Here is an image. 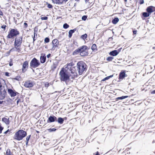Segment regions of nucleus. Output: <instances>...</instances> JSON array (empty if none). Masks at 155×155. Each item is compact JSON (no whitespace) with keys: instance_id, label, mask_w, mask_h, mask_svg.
I'll return each mask as SVG.
<instances>
[{"instance_id":"obj_1","label":"nucleus","mask_w":155,"mask_h":155,"mask_svg":"<svg viewBox=\"0 0 155 155\" xmlns=\"http://www.w3.org/2000/svg\"><path fill=\"white\" fill-rule=\"evenodd\" d=\"M59 75L61 80L65 82L69 80L70 77L73 79L76 78L78 75L74 67L72 68H68L66 71H64L63 68H62L59 73Z\"/></svg>"},{"instance_id":"obj_2","label":"nucleus","mask_w":155,"mask_h":155,"mask_svg":"<svg viewBox=\"0 0 155 155\" xmlns=\"http://www.w3.org/2000/svg\"><path fill=\"white\" fill-rule=\"evenodd\" d=\"M27 132L22 130H19L16 132L14 136V139L18 141L22 140L27 136Z\"/></svg>"},{"instance_id":"obj_3","label":"nucleus","mask_w":155,"mask_h":155,"mask_svg":"<svg viewBox=\"0 0 155 155\" xmlns=\"http://www.w3.org/2000/svg\"><path fill=\"white\" fill-rule=\"evenodd\" d=\"M77 70L79 75H81L87 70V65L83 61L78 62L77 64Z\"/></svg>"},{"instance_id":"obj_4","label":"nucleus","mask_w":155,"mask_h":155,"mask_svg":"<svg viewBox=\"0 0 155 155\" xmlns=\"http://www.w3.org/2000/svg\"><path fill=\"white\" fill-rule=\"evenodd\" d=\"M22 38L19 37L16 38L14 42V47L17 51L19 52L21 51V45L22 43Z\"/></svg>"},{"instance_id":"obj_5","label":"nucleus","mask_w":155,"mask_h":155,"mask_svg":"<svg viewBox=\"0 0 155 155\" xmlns=\"http://www.w3.org/2000/svg\"><path fill=\"white\" fill-rule=\"evenodd\" d=\"M19 34V31L17 29H12L10 30L7 38H11L13 37L16 36Z\"/></svg>"},{"instance_id":"obj_6","label":"nucleus","mask_w":155,"mask_h":155,"mask_svg":"<svg viewBox=\"0 0 155 155\" xmlns=\"http://www.w3.org/2000/svg\"><path fill=\"white\" fill-rule=\"evenodd\" d=\"M40 64L39 61L35 58H34L30 63V68H35L38 67Z\"/></svg>"},{"instance_id":"obj_7","label":"nucleus","mask_w":155,"mask_h":155,"mask_svg":"<svg viewBox=\"0 0 155 155\" xmlns=\"http://www.w3.org/2000/svg\"><path fill=\"white\" fill-rule=\"evenodd\" d=\"M53 47L51 49L52 50H57L59 45V42L57 39L53 40L52 42Z\"/></svg>"},{"instance_id":"obj_8","label":"nucleus","mask_w":155,"mask_h":155,"mask_svg":"<svg viewBox=\"0 0 155 155\" xmlns=\"http://www.w3.org/2000/svg\"><path fill=\"white\" fill-rule=\"evenodd\" d=\"M34 85V83L31 81H26L24 84V86L27 88L32 87Z\"/></svg>"},{"instance_id":"obj_9","label":"nucleus","mask_w":155,"mask_h":155,"mask_svg":"<svg viewBox=\"0 0 155 155\" xmlns=\"http://www.w3.org/2000/svg\"><path fill=\"white\" fill-rule=\"evenodd\" d=\"M8 94L12 97H14L17 94H19L15 90H13L11 89H8Z\"/></svg>"},{"instance_id":"obj_10","label":"nucleus","mask_w":155,"mask_h":155,"mask_svg":"<svg viewBox=\"0 0 155 155\" xmlns=\"http://www.w3.org/2000/svg\"><path fill=\"white\" fill-rule=\"evenodd\" d=\"M28 62L27 61H25L23 64L22 71L23 72H25L26 71L27 69L28 68Z\"/></svg>"},{"instance_id":"obj_11","label":"nucleus","mask_w":155,"mask_h":155,"mask_svg":"<svg viewBox=\"0 0 155 155\" xmlns=\"http://www.w3.org/2000/svg\"><path fill=\"white\" fill-rule=\"evenodd\" d=\"M55 121H57V118L54 116H50L47 120L48 123H51Z\"/></svg>"},{"instance_id":"obj_12","label":"nucleus","mask_w":155,"mask_h":155,"mask_svg":"<svg viewBox=\"0 0 155 155\" xmlns=\"http://www.w3.org/2000/svg\"><path fill=\"white\" fill-rule=\"evenodd\" d=\"M146 11L150 14L155 11V7L150 6L147 7L146 9Z\"/></svg>"},{"instance_id":"obj_13","label":"nucleus","mask_w":155,"mask_h":155,"mask_svg":"<svg viewBox=\"0 0 155 155\" xmlns=\"http://www.w3.org/2000/svg\"><path fill=\"white\" fill-rule=\"evenodd\" d=\"M68 0H52L54 3L58 4H62L65 3Z\"/></svg>"},{"instance_id":"obj_14","label":"nucleus","mask_w":155,"mask_h":155,"mask_svg":"<svg viewBox=\"0 0 155 155\" xmlns=\"http://www.w3.org/2000/svg\"><path fill=\"white\" fill-rule=\"evenodd\" d=\"M120 51L119 50H114L111 51L109 54L110 56H117L119 53Z\"/></svg>"},{"instance_id":"obj_15","label":"nucleus","mask_w":155,"mask_h":155,"mask_svg":"<svg viewBox=\"0 0 155 155\" xmlns=\"http://www.w3.org/2000/svg\"><path fill=\"white\" fill-rule=\"evenodd\" d=\"M6 94V91H1L0 90V100H2L4 99Z\"/></svg>"},{"instance_id":"obj_16","label":"nucleus","mask_w":155,"mask_h":155,"mask_svg":"<svg viewBox=\"0 0 155 155\" xmlns=\"http://www.w3.org/2000/svg\"><path fill=\"white\" fill-rule=\"evenodd\" d=\"M126 76V74L124 71L121 72L119 75V79H122Z\"/></svg>"},{"instance_id":"obj_17","label":"nucleus","mask_w":155,"mask_h":155,"mask_svg":"<svg viewBox=\"0 0 155 155\" xmlns=\"http://www.w3.org/2000/svg\"><path fill=\"white\" fill-rule=\"evenodd\" d=\"M2 121L7 125H8L9 124L10 121L9 118H7L5 117H3L2 119Z\"/></svg>"},{"instance_id":"obj_18","label":"nucleus","mask_w":155,"mask_h":155,"mask_svg":"<svg viewBox=\"0 0 155 155\" xmlns=\"http://www.w3.org/2000/svg\"><path fill=\"white\" fill-rule=\"evenodd\" d=\"M79 48L80 49V52L82 51H86V50L87 48V47L85 45H84L81 47H79Z\"/></svg>"},{"instance_id":"obj_19","label":"nucleus","mask_w":155,"mask_h":155,"mask_svg":"<svg viewBox=\"0 0 155 155\" xmlns=\"http://www.w3.org/2000/svg\"><path fill=\"white\" fill-rule=\"evenodd\" d=\"M64 119L61 117H59L57 119V121L60 124H62L63 123Z\"/></svg>"},{"instance_id":"obj_20","label":"nucleus","mask_w":155,"mask_h":155,"mask_svg":"<svg viewBox=\"0 0 155 155\" xmlns=\"http://www.w3.org/2000/svg\"><path fill=\"white\" fill-rule=\"evenodd\" d=\"M46 59V56H41L40 57L41 62L42 63H44Z\"/></svg>"},{"instance_id":"obj_21","label":"nucleus","mask_w":155,"mask_h":155,"mask_svg":"<svg viewBox=\"0 0 155 155\" xmlns=\"http://www.w3.org/2000/svg\"><path fill=\"white\" fill-rule=\"evenodd\" d=\"M88 54V53L87 51H82L80 52V55L81 56H87Z\"/></svg>"},{"instance_id":"obj_22","label":"nucleus","mask_w":155,"mask_h":155,"mask_svg":"<svg viewBox=\"0 0 155 155\" xmlns=\"http://www.w3.org/2000/svg\"><path fill=\"white\" fill-rule=\"evenodd\" d=\"M0 90L1 91H6L5 88V86H3V84L2 83L1 81H0Z\"/></svg>"},{"instance_id":"obj_23","label":"nucleus","mask_w":155,"mask_h":155,"mask_svg":"<svg viewBox=\"0 0 155 155\" xmlns=\"http://www.w3.org/2000/svg\"><path fill=\"white\" fill-rule=\"evenodd\" d=\"M128 97V96H122L121 97H117L116 99V101H118L119 100H122L124 99H125L126 98H127Z\"/></svg>"},{"instance_id":"obj_24","label":"nucleus","mask_w":155,"mask_h":155,"mask_svg":"<svg viewBox=\"0 0 155 155\" xmlns=\"http://www.w3.org/2000/svg\"><path fill=\"white\" fill-rule=\"evenodd\" d=\"M142 14L143 17L145 18H147L149 17L150 15L147 12H143Z\"/></svg>"},{"instance_id":"obj_25","label":"nucleus","mask_w":155,"mask_h":155,"mask_svg":"<svg viewBox=\"0 0 155 155\" xmlns=\"http://www.w3.org/2000/svg\"><path fill=\"white\" fill-rule=\"evenodd\" d=\"M80 52V49L79 48H78V49L75 50L74 52H73V55H76L78 53Z\"/></svg>"},{"instance_id":"obj_26","label":"nucleus","mask_w":155,"mask_h":155,"mask_svg":"<svg viewBox=\"0 0 155 155\" xmlns=\"http://www.w3.org/2000/svg\"><path fill=\"white\" fill-rule=\"evenodd\" d=\"M91 49L93 51H97V48L96 45L95 44H93L91 46Z\"/></svg>"},{"instance_id":"obj_27","label":"nucleus","mask_w":155,"mask_h":155,"mask_svg":"<svg viewBox=\"0 0 155 155\" xmlns=\"http://www.w3.org/2000/svg\"><path fill=\"white\" fill-rule=\"evenodd\" d=\"M119 19L118 18H114L112 20L113 24H115L119 21Z\"/></svg>"},{"instance_id":"obj_28","label":"nucleus","mask_w":155,"mask_h":155,"mask_svg":"<svg viewBox=\"0 0 155 155\" xmlns=\"http://www.w3.org/2000/svg\"><path fill=\"white\" fill-rule=\"evenodd\" d=\"M6 155H13L12 153L11 152L10 149H8L6 152Z\"/></svg>"},{"instance_id":"obj_29","label":"nucleus","mask_w":155,"mask_h":155,"mask_svg":"<svg viewBox=\"0 0 155 155\" xmlns=\"http://www.w3.org/2000/svg\"><path fill=\"white\" fill-rule=\"evenodd\" d=\"M113 76V75H110L109 76H107V77L104 78L103 79H102V80L101 81H105L106 80L109 79L110 78L112 77Z\"/></svg>"},{"instance_id":"obj_30","label":"nucleus","mask_w":155,"mask_h":155,"mask_svg":"<svg viewBox=\"0 0 155 155\" xmlns=\"http://www.w3.org/2000/svg\"><path fill=\"white\" fill-rule=\"evenodd\" d=\"M114 59V58L113 57H109L107 58L106 60L108 61H112Z\"/></svg>"},{"instance_id":"obj_31","label":"nucleus","mask_w":155,"mask_h":155,"mask_svg":"<svg viewBox=\"0 0 155 155\" xmlns=\"http://www.w3.org/2000/svg\"><path fill=\"white\" fill-rule=\"evenodd\" d=\"M87 37V35L86 34H85L83 35H82L81 36V38L84 40L86 39Z\"/></svg>"},{"instance_id":"obj_32","label":"nucleus","mask_w":155,"mask_h":155,"mask_svg":"<svg viewBox=\"0 0 155 155\" xmlns=\"http://www.w3.org/2000/svg\"><path fill=\"white\" fill-rule=\"evenodd\" d=\"M69 27V25L67 23H65L63 25V27L64 29H67Z\"/></svg>"},{"instance_id":"obj_33","label":"nucleus","mask_w":155,"mask_h":155,"mask_svg":"<svg viewBox=\"0 0 155 155\" xmlns=\"http://www.w3.org/2000/svg\"><path fill=\"white\" fill-rule=\"evenodd\" d=\"M56 129H55V128H52V129H48V131L50 132H51L52 131H56Z\"/></svg>"},{"instance_id":"obj_34","label":"nucleus","mask_w":155,"mask_h":155,"mask_svg":"<svg viewBox=\"0 0 155 155\" xmlns=\"http://www.w3.org/2000/svg\"><path fill=\"white\" fill-rule=\"evenodd\" d=\"M50 39L48 37L45 38L44 41L45 43H48L49 42Z\"/></svg>"},{"instance_id":"obj_35","label":"nucleus","mask_w":155,"mask_h":155,"mask_svg":"<svg viewBox=\"0 0 155 155\" xmlns=\"http://www.w3.org/2000/svg\"><path fill=\"white\" fill-rule=\"evenodd\" d=\"M68 33H69L68 37L69 38H70L71 37L73 33L71 31V30H70L69 31Z\"/></svg>"},{"instance_id":"obj_36","label":"nucleus","mask_w":155,"mask_h":155,"mask_svg":"<svg viewBox=\"0 0 155 155\" xmlns=\"http://www.w3.org/2000/svg\"><path fill=\"white\" fill-rule=\"evenodd\" d=\"M87 17L86 15H84L82 17V19L83 20L85 21L87 18Z\"/></svg>"},{"instance_id":"obj_37","label":"nucleus","mask_w":155,"mask_h":155,"mask_svg":"<svg viewBox=\"0 0 155 155\" xmlns=\"http://www.w3.org/2000/svg\"><path fill=\"white\" fill-rule=\"evenodd\" d=\"M31 136V135L28 136L26 138L25 141H27V142H28Z\"/></svg>"},{"instance_id":"obj_38","label":"nucleus","mask_w":155,"mask_h":155,"mask_svg":"<svg viewBox=\"0 0 155 155\" xmlns=\"http://www.w3.org/2000/svg\"><path fill=\"white\" fill-rule=\"evenodd\" d=\"M41 19L42 20H47L48 19V18L47 17L45 16L41 17Z\"/></svg>"},{"instance_id":"obj_39","label":"nucleus","mask_w":155,"mask_h":155,"mask_svg":"<svg viewBox=\"0 0 155 155\" xmlns=\"http://www.w3.org/2000/svg\"><path fill=\"white\" fill-rule=\"evenodd\" d=\"M60 150H61V149L58 147L57 149H54V151L55 152H57L58 151H60Z\"/></svg>"},{"instance_id":"obj_40","label":"nucleus","mask_w":155,"mask_h":155,"mask_svg":"<svg viewBox=\"0 0 155 155\" xmlns=\"http://www.w3.org/2000/svg\"><path fill=\"white\" fill-rule=\"evenodd\" d=\"M28 26V24L26 23L25 22L24 23V28H27V27Z\"/></svg>"},{"instance_id":"obj_41","label":"nucleus","mask_w":155,"mask_h":155,"mask_svg":"<svg viewBox=\"0 0 155 155\" xmlns=\"http://www.w3.org/2000/svg\"><path fill=\"white\" fill-rule=\"evenodd\" d=\"M6 27V25H3L1 27V28H3L4 29V31H5V29Z\"/></svg>"},{"instance_id":"obj_42","label":"nucleus","mask_w":155,"mask_h":155,"mask_svg":"<svg viewBox=\"0 0 155 155\" xmlns=\"http://www.w3.org/2000/svg\"><path fill=\"white\" fill-rule=\"evenodd\" d=\"M20 78L19 76H17L15 78H14V79L17 80H19Z\"/></svg>"},{"instance_id":"obj_43","label":"nucleus","mask_w":155,"mask_h":155,"mask_svg":"<svg viewBox=\"0 0 155 155\" xmlns=\"http://www.w3.org/2000/svg\"><path fill=\"white\" fill-rule=\"evenodd\" d=\"M139 3L140 4H142L144 3L143 0H140Z\"/></svg>"},{"instance_id":"obj_44","label":"nucleus","mask_w":155,"mask_h":155,"mask_svg":"<svg viewBox=\"0 0 155 155\" xmlns=\"http://www.w3.org/2000/svg\"><path fill=\"white\" fill-rule=\"evenodd\" d=\"M47 7L48 8H51L52 7V5L51 4H48Z\"/></svg>"},{"instance_id":"obj_45","label":"nucleus","mask_w":155,"mask_h":155,"mask_svg":"<svg viewBox=\"0 0 155 155\" xmlns=\"http://www.w3.org/2000/svg\"><path fill=\"white\" fill-rule=\"evenodd\" d=\"M9 65L10 66H12L13 65V63H12V60H11V61L9 63Z\"/></svg>"},{"instance_id":"obj_46","label":"nucleus","mask_w":155,"mask_h":155,"mask_svg":"<svg viewBox=\"0 0 155 155\" xmlns=\"http://www.w3.org/2000/svg\"><path fill=\"white\" fill-rule=\"evenodd\" d=\"M3 129V127L0 126V134L2 132V131Z\"/></svg>"},{"instance_id":"obj_47","label":"nucleus","mask_w":155,"mask_h":155,"mask_svg":"<svg viewBox=\"0 0 155 155\" xmlns=\"http://www.w3.org/2000/svg\"><path fill=\"white\" fill-rule=\"evenodd\" d=\"M49 86V84L48 83H47L45 84V87H48Z\"/></svg>"},{"instance_id":"obj_48","label":"nucleus","mask_w":155,"mask_h":155,"mask_svg":"<svg viewBox=\"0 0 155 155\" xmlns=\"http://www.w3.org/2000/svg\"><path fill=\"white\" fill-rule=\"evenodd\" d=\"M77 29L76 28H74V29H72V30H71V31L73 33H74V32Z\"/></svg>"},{"instance_id":"obj_49","label":"nucleus","mask_w":155,"mask_h":155,"mask_svg":"<svg viewBox=\"0 0 155 155\" xmlns=\"http://www.w3.org/2000/svg\"><path fill=\"white\" fill-rule=\"evenodd\" d=\"M9 73L8 72H5V75L6 76H9Z\"/></svg>"},{"instance_id":"obj_50","label":"nucleus","mask_w":155,"mask_h":155,"mask_svg":"<svg viewBox=\"0 0 155 155\" xmlns=\"http://www.w3.org/2000/svg\"><path fill=\"white\" fill-rule=\"evenodd\" d=\"M9 131V129H8L6 131H5L4 133V134H7L8 132Z\"/></svg>"},{"instance_id":"obj_51","label":"nucleus","mask_w":155,"mask_h":155,"mask_svg":"<svg viewBox=\"0 0 155 155\" xmlns=\"http://www.w3.org/2000/svg\"><path fill=\"white\" fill-rule=\"evenodd\" d=\"M0 15L2 16L3 15V13L2 11L1 10H0Z\"/></svg>"},{"instance_id":"obj_52","label":"nucleus","mask_w":155,"mask_h":155,"mask_svg":"<svg viewBox=\"0 0 155 155\" xmlns=\"http://www.w3.org/2000/svg\"><path fill=\"white\" fill-rule=\"evenodd\" d=\"M34 36L35 37V36L37 35V34L35 33V29H34Z\"/></svg>"},{"instance_id":"obj_53","label":"nucleus","mask_w":155,"mask_h":155,"mask_svg":"<svg viewBox=\"0 0 155 155\" xmlns=\"http://www.w3.org/2000/svg\"><path fill=\"white\" fill-rule=\"evenodd\" d=\"M151 93L152 94H155V90H154L152 91L151 92Z\"/></svg>"},{"instance_id":"obj_54","label":"nucleus","mask_w":155,"mask_h":155,"mask_svg":"<svg viewBox=\"0 0 155 155\" xmlns=\"http://www.w3.org/2000/svg\"><path fill=\"white\" fill-rule=\"evenodd\" d=\"M36 40V39H35V37L34 36L33 37V42H34Z\"/></svg>"},{"instance_id":"obj_55","label":"nucleus","mask_w":155,"mask_h":155,"mask_svg":"<svg viewBox=\"0 0 155 155\" xmlns=\"http://www.w3.org/2000/svg\"><path fill=\"white\" fill-rule=\"evenodd\" d=\"M94 155H100V154H99V153L97 151V152L96 154H95Z\"/></svg>"},{"instance_id":"obj_56","label":"nucleus","mask_w":155,"mask_h":155,"mask_svg":"<svg viewBox=\"0 0 155 155\" xmlns=\"http://www.w3.org/2000/svg\"><path fill=\"white\" fill-rule=\"evenodd\" d=\"M51 54H49L47 55V57L48 58H49L51 56Z\"/></svg>"},{"instance_id":"obj_57","label":"nucleus","mask_w":155,"mask_h":155,"mask_svg":"<svg viewBox=\"0 0 155 155\" xmlns=\"http://www.w3.org/2000/svg\"><path fill=\"white\" fill-rule=\"evenodd\" d=\"M133 34L134 35H135L136 34V30H133Z\"/></svg>"},{"instance_id":"obj_58","label":"nucleus","mask_w":155,"mask_h":155,"mask_svg":"<svg viewBox=\"0 0 155 155\" xmlns=\"http://www.w3.org/2000/svg\"><path fill=\"white\" fill-rule=\"evenodd\" d=\"M20 101V100L19 99L17 101V104H18V102H19V101Z\"/></svg>"},{"instance_id":"obj_59","label":"nucleus","mask_w":155,"mask_h":155,"mask_svg":"<svg viewBox=\"0 0 155 155\" xmlns=\"http://www.w3.org/2000/svg\"><path fill=\"white\" fill-rule=\"evenodd\" d=\"M3 102V101H0V105L2 104Z\"/></svg>"},{"instance_id":"obj_60","label":"nucleus","mask_w":155,"mask_h":155,"mask_svg":"<svg viewBox=\"0 0 155 155\" xmlns=\"http://www.w3.org/2000/svg\"><path fill=\"white\" fill-rule=\"evenodd\" d=\"M25 142H26V145H28V142H27V141H25Z\"/></svg>"},{"instance_id":"obj_61","label":"nucleus","mask_w":155,"mask_h":155,"mask_svg":"<svg viewBox=\"0 0 155 155\" xmlns=\"http://www.w3.org/2000/svg\"><path fill=\"white\" fill-rule=\"evenodd\" d=\"M71 66V63H69V64H68V65H67V66Z\"/></svg>"},{"instance_id":"obj_62","label":"nucleus","mask_w":155,"mask_h":155,"mask_svg":"<svg viewBox=\"0 0 155 155\" xmlns=\"http://www.w3.org/2000/svg\"><path fill=\"white\" fill-rule=\"evenodd\" d=\"M89 0H85L86 2L87 3V2H88L89 1Z\"/></svg>"},{"instance_id":"obj_63","label":"nucleus","mask_w":155,"mask_h":155,"mask_svg":"<svg viewBox=\"0 0 155 155\" xmlns=\"http://www.w3.org/2000/svg\"><path fill=\"white\" fill-rule=\"evenodd\" d=\"M155 143V140H153V143Z\"/></svg>"},{"instance_id":"obj_64","label":"nucleus","mask_w":155,"mask_h":155,"mask_svg":"<svg viewBox=\"0 0 155 155\" xmlns=\"http://www.w3.org/2000/svg\"><path fill=\"white\" fill-rule=\"evenodd\" d=\"M153 49H155V47H153Z\"/></svg>"}]
</instances>
